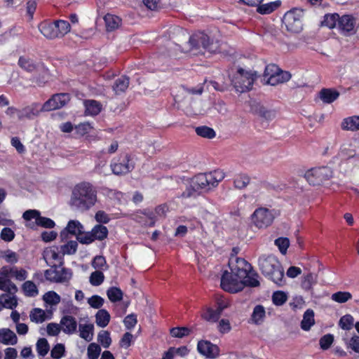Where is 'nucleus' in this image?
Instances as JSON below:
<instances>
[{"instance_id":"obj_39","label":"nucleus","mask_w":359,"mask_h":359,"mask_svg":"<svg viewBox=\"0 0 359 359\" xmlns=\"http://www.w3.org/2000/svg\"><path fill=\"white\" fill-rule=\"evenodd\" d=\"M195 131L198 135L205 138L212 139L215 137V130L205 126L196 128Z\"/></svg>"},{"instance_id":"obj_51","label":"nucleus","mask_w":359,"mask_h":359,"mask_svg":"<svg viewBox=\"0 0 359 359\" xmlns=\"http://www.w3.org/2000/svg\"><path fill=\"white\" fill-rule=\"evenodd\" d=\"M97 340L104 348H108L111 343L109 332L106 330H102L98 334Z\"/></svg>"},{"instance_id":"obj_1","label":"nucleus","mask_w":359,"mask_h":359,"mask_svg":"<svg viewBox=\"0 0 359 359\" xmlns=\"http://www.w3.org/2000/svg\"><path fill=\"white\" fill-rule=\"evenodd\" d=\"M97 201V190L89 182H81L73 189L70 205L73 208L86 211L95 205Z\"/></svg>"},{"instance_id":"obj_48","label":"nucleus","mask_w":359,"mask_h":359,"mask_svg":"<svg viewBox=\"0 0 359 359\" xmlns=\"http://www.w3.org/2000/svg\"><path fill=\"white\" fill-rule=\"evenodd\" d=\"M278 6L279 3L277 1L259 5L257 11L261 14H268L273 11Z\"/></svg>"},{"instance_id":"obj_23","label":"nucleus","mask_w":359,"mask_h":359,"mask_svg":"<svg viewBox=\"0 0 359 359\" xmlns=\"http://www.w3.org/2000/svg\"><path fill=\"white\" fill-rule=\"evenodd\" d=\"M338 25L342 32L345 33L350 32L353 30L355 27L354 19L350 15H343L341 18H339Z\"/></svg>"},{"instance_id":"obj_17","label":"nucleus","mask_w":359,"mask_h":359,"mask_svg":"<svg viewBox=\"0 0 359 359\" xmlns=\"http://www.w3.org/2000/svg\"><path fill=\"white\" fill-rule=\"evenodd\" d=\"M197 348L200 353L208 358H215L219 355V347L208 341H200Z\"/></svg>"},{"instance_id":"obj_16","label":"nucleus","mask_w":359,"mask_h":359,"mask_svg":"<svg viewBox=\"0 0 359 359\" xmlns=\"http://www.w3.org/2000/svg\"><path fill=\"white\" fill-rule=\"evenodd\" d=\"M18 65L21 69L28 72L43 71V72L46 73V70L41 63L36 62L27 56L20 57Z\"/></svg>"},{"instance_id":"obj_29","label":"nucleus","mask_w":359,"mask_h":359,"mask_svg":"<svg viewBox=\"0 0 359 359\" xmlns=\"http://www.w3.org/2000/svg\"><path fill=\"white\" fill-rule=\"evenodd\" d=\"M129 86V79L126 76L118 78L112 86V88L116 95L124 93Z\"/></svg>"},{"instance_id":"obj_25","label":"nucleus","mask_w":359,"mask_h":359,"mask_svg":"<svg viewBox=\"0 0 359 359\" xmlns=\"http://www.w3.org/2000/svg\"><path fill=\"white\" fill-rule=\"evenodd\" d=\"M79 336L86 341H90L93 338L94 325L93 324H80L79 326Z\"/></svg>"},{"instance_id":"obj_44","label":"nucleus","mask_w":359,"mask_h":359,"mask_svg":"<svg viewBox=\"0 0 359 359\" xmlns=\"http://www.w3.org/2000/svg\"><path fill=\"white\" fill-rule=\"evenodd\" d=\"M316 282V275L309 273L304 276L302 281V287L305 290H309Z\"/></svg>"},{"instance_id":"obj_38","label":"nucleus","mask_w":359,"mask_h":359,"mask_svg":"<svg viewBox=\"0 0 359 359\" xmlns=\"http://www.w3.org/2000/svg\"><path fill=\"white\" fill-rule=\"evenodd\" d=\"M30 320L36 323H41L46 320L45 311L41 309H34L29 314Z\"/></svg>"},{"instance_id":"obj_20","label":"nucleus","mask_w":359,"mask_h":359,"mask_svg":"<svg viewBox=\"0 0 359 359\" xmlns=\"http://www.w3.org/2000/svg\"><path fill=\"white\" fill-rule=\"evenodd\" d=\"M60 326L62 330L67 334H72L76 332L77 328V322L74 317L69 315L64 316L60 320Z\"/></svg>"},{"instance_id":"obj_22","label":"nucleus","mask_w":359,"mask_h":359,"mask_svg":"<svg viewBox=\"0 0 359 359\" xmlns=\"http://www.w3.org/2000/svg\"><path fill=\"white\" fill-rule=\"evenodd\" d=\"M318 96L324 103L330 104L338 98L339 93L331 88H323L319 92Z\"/></svg>"},{"instance_id":"obj_9","label":"nucleus","mask_w":359,"mask_h":359,"mask_svg":"<svg viewBox=\"0 0 359 359\" xmlns=\"http://www.w3.org/2000/svg\"><path fill=\"white\" fill-rule=\"evenodd\" d=\"M304 11L293 8L287 11L283 16V23L287 31L292 33H298L303 27Z\"/></svg>"},{"instance_id":"obj_59","label":"nucleus","mask_w":359,"mask_h":359,"mask_svg":"<svg viewBox=\"0 0 359 359\" xmlns=\"http://www.w3.org/2000/svg\"><path fill=\"white\" fill-rule=\"evenodd\" d=\"M190 330L187 327H174L170 330V334L173 337L182 338L189 335Z\"/></svg>"},{"instance_id":"obj_32","label":"nucleus","mask_w":359,"mask_h":359,"mask_svg":"<svg viewBox=\"0 0 359 359\" xmlns=\"http://www.w3.org/2000/svg\"><path fill=\"white\" fill-rule=\"evenodd\" d=\"M110 315L105 309L99 310L95 315L96 324L100 327H105L109 323Z\"/></svg>"},{"instance_id":"obj_3","label":"nucleus","mask_w":359,"mask_h":359,"mask_svg":"<svg viewBox=\"0 0 359 359\" xmlns=\"http://www.w3.org/2000/svg\"><path fill=\"white\" fill-rule=\"evenodd\" d=\"M259 266L262 273L276 284L283 283L284 271L278 259L273 255H263L259 259Z\"/></svg>"},{"instance_id":"obj_55","label":"nucleus","mask_w":359,"mask_h":359,"mask_svg":"<svg viewBox=\"0 0 359 359\" xmlns=\"http://www.w3.org/2000/svg\"><path fill=\"white\" fill-rule=\"evenodd\" d=\"M87 351L88 359H97L100 354L101 348L97 344L91 343L88 346Z\"/></svg>"},{"instance_id":"obj_2","label":"nucleus","mask_w":359,"mask_h":359,"mask_svg":"<svg viewBox=\"0 0 359 359\" xmlns=\"http://www.w3.org/2000/svg\"><path fill=\"white\" fill-rule=\"evenodd\" d=\"M220 43L218 40H214L204 33L192 35L187 43L182 47V51L189 52L193 55L212 54L219 52Z\"/></svg>"},{"instance_id":"obj_15","label":"nucleus","mask_w":359,"mask_h":359,"mask_svg":"<svg viewBox=\"0 0 359 359\" xmlns=\"http://www.w3.org/2000/svg\"><path fill=\"white\" fill-rule=\"evenodd\" d=\"M339 154L344 163L359 166V151L353 149L351 145L344 144Z\"/></svg>"},{"instance_id":"obj_52","label":"nucleus","mask_w":359,"mask_h":359,"mask_svg":"<svg viewBox=\"0 0 359 359\" xmlns=\"http://www.w3.org/2000/svg\"><path fill=\"white\" fill-rule=\"evenodd\" d=\"M146 217H148L150 220L149 225V226H154L156 222V218L152 212L149 213H141L140 215H136L134 216V219L137 221L139 223H142L144 224V219Z\"/></svg>"},{"instance_id":"obj_40","label":"nucleus","mask_w":359,"mask_h":359,"mask_svg":"<svg viewBox=\"0 0 359 359\" xmlns=\"http://www.w3.org/2000/svg\"><path fill=\"white\" fill-rule=\"evenodd\" d=\"M280 69L278 67L274 64H271L267 65L265 67L264 73V81L266 83V81H270L272 77H275V76L280 72Z\"/></svg>"},{"instance_id":"obj_12","label":"nucleus","mask_w":359,"mask_h":359,"mask_svg":"<svg viewBox=\"0 0 359 359\" xmlns=\"http://www.w3.org/2000/svg\"><path fill=\"white\" fill-rule=\"evenodd\" d=\"M274 219L273 213L267 208H259L251 215V224L257 229H266Z\"/></svg>"},{"instance_id":"obj_49","label":"nucleus","mask_w":359,"mask_h":359,"mask_svg":"<svg viewBox=\"0 0 359 359\" xmlns=\"http://www.w3.org/2000/svg\"><path fill=\"white\" fill-rule=\"evenodd\" d=\"M352 298L348 292H337L332 294V299L338 303H345Z\"/></svg>"},{"instance_id":"obj_6","label":"nucleus","mask_w":359,"mask_h":359,"mask_svg":"<svg viewBox=\"0 0 359 359\" xmlns=\"http://www.w3.org/2000/svg\"><path fill=\"white\" fill-rule=\"evenodd\" d=\"M70 24L62 20H55L53 23L41 22L39 25V32L48 39L62 38L70 32Z\"/></svg>"},{"instance_id":"obj_34","label":"nucleus","mask_w":359,"mask_h":359,"mask_svg":"<svg viewBox=\"0 0 359 359\" xmlns=\"http://www.w3.org/2000/svg\"><path fill=\"white\" fill-rule=\"evenodd\" d=\"M94 240L102 241L107 237L108 229L102 224L95 225L91 230Z\"/></svg>"},{"instance_id":"obj_56","label":"nucleus","mask_w":359,"mask_h":359,"mask_svg":"<svg viewBox=\"0 0 359 359\" xmlns=\"http://www.w3.org/2000/svg\"><path fill=\"white\" fill-rule=\"evenodd\" d=\"M287 294L282 291L275 292L272 295L273 302L277 306L283 305L287 301Z\"/></svg>"},{"instance_id":"obj_46","label":"nucleus","mask_w":359,"mask_h":359,"mask_svg":"<svg viewBox=\"0 0 359 359\" xmlns=\"http://www.w3.org/2000/svg\"><path fill=\"white\" fill-rule=\"evenodd\" d=\"M339 16L337 14H327L324 17L323 21L321 24L323 26L327 27L332 29L335 27L337 22H339Z\"/></svg>"},{"instance_id":"obj_21","label":"nucleus","mask_w":359,"mask_h":359,"mask_svg":"<svg viewBox=\"0 0 359 359\" xmlns=\"http://www.w3.org/2000/svg\"><path fill=\"white\" fill-rule=\"evenodd\" d=\"M43 258L49 266H55L57 262H61L62 257L59 255L57 248H46L43 254Z\"/></svg>"},{"instance_id":"obj_57","label":"nucleus","mask_w":359,"mask_h":359,"mask_svg":"<svg viewBox=\"0 0 359 359\" xmlns=\"http://www.w3.org/2000/svg\"><path fill=\"white\" fill-rule=\"evenodd\" d=\"M92 266L94 269L100 271L107 268L105 258L102 256H96L92 262Z\"/></svg>"},{"instance_id":"obj_24","label":"nucleus","mask_w":359,"mask_h":359,"mask_svg":"<svg viewBox=\"0 0 359 359\" xmlns=\"http://www.w3.org/2000/svg\"><path fill=\"white\" fill-rule=\"evenodd\" d=\"M104 22L107 30L111 32L118 28L121 25V19L116 15L111 14H107L104 18Z\"/></svg>"},{"instance_id":"obj_41","label":"nucleus","mask_w":359,"mask_h":359,"mask_svg":"<svg viewBox=\"0 0 359 359\" xmlns=\"http://www.w3.org/2000/svg\"><path fill=\"white\" fill-rule=\"evenodd\" d=\"M36 346L39 355L42 357L45 356L50 349L48 342L45 338L39 339L36 342Z\"/></svg>"},{"instance_id":"obj_27","label":"nucleus","mask_w":359,"mask_h":359,"mask_svg":"<svg viewBox=\"0 0 359 359\" xmlns=\"http://www.w3.org/2000/svg\"><path fill=\"white\" fill-rule=\"evenodd\" d=\"M291 78V74L288 72L280 70L275 77H272L270 81H266V84L271 86H276L280 83H285L289 81Z\"/></svg>"},{"instance_id":"obj_62","label":"nucleus","mask_w":359,"mask_h":359,"mask_svg":"<svg viewBox=\"0 0 359 359\" xmlns=\"http://www.w3.org/2000/svg\"><path fill=\"white\" fill-rule=\"evenodd\" d=\"M36 224L44 228L51 229L55 226V222L50 218L39 217L36 219Z\"/></svg>"},{"instance_id":"obj_64","label":"nucleus","mask_w":359,"mask_h":359,"mask_svg":"<svg viewBox=\"0 0 359 359\" xmlns=\"http://www.w3.org/2000/svg\"><path fill=\"white\" fill-rule=\"evenodd\" d=\"M347 346L355 353H359V336L354 335L347 342Z\"/></svg>"},{"instance_id":"obj_11","label":"nucleus","mask_w":359,"mask_h":359,"mask_svg":"<svg viewBox=\"0 0 359 359\" xmlns=\"http://www.w3.org/2000/svg\"><path fill=\"white\" fill-rule=\"evenodd\" d=\"M332 176V170L329 167L312 168L306 172L305 179L312 185H320L330 180Z\"/></svg>"},{"instance_id":"obj_63","label":"nucleus","mask_w":359,"mask_h":359,"mask_svg":"<svg viewBox=\"0 0 359 359\" xmlns=\"http://www.w3.org/2000/svg\"><path fill=\"white\" fill-rule=\"evenodd\" d=\"M290 305L292 309L296 311L304 308L305 302L302 297H296L292 299V301L290 303Z\"/></svg>"},{"instance_id":"obj_14","label":"nucleus","mask_w":359,"mask_h":359,"mask_svg":"<svg viewBox=\"0 0 359 359\" xmlns=\"http://www.w3.org/2000/svg\"><path fill=\"white\" fill-rule=\"evenodd\" d=\"M112 172L115 175H125L131 172L135 168V163L128 154L119 158L117 163L111 165Z\"/></svg>"},{"instance_id":"obj_31","label":"nucleus","mask_w":359,"mask_h":359,"mask_svg":"<svg viewBox=\"0 0 359 359\" xmlns=\"http://www.w3.org/2000/svg\"><path fill=\"white\" fill-rule=\"evenodd\" d=\"M314 312L312 309H307L301 322V327L305 331L310 330L311 327L314 324Z\"/></svg>"},{"instance_id":"obj_36","label":"nucleus","mask_w":359,"mask_h":359,"mask_svg":"<svg viewBox=\"0 0 359 359\" xmlns=\"http://www.w3.org/2000/svg\"><path fill=\"white\" fill-rule=\"evenodd\" d=\"M22 290L27 297H36L39 294L36 285L30 280H27L23 283Z\"/></svg>"},{"instance_id":"obj_30","label":"nucleus","mask_w":359,"mask_h":359,"mask_svg":"<svg viewBox=\"0 0 359 359\" xmlns=\"http://www.w3.org/2000/svg\"><path fill=\"white\" fill-rule=\"evenodd\" d=\"M18 342V337L12 330L1 329V343L6 345H15Z\"/></svg>"},{"instance_id":"obj_37","label":"nucleus","mask_w":359,"mask_h":359,"mask_svg":"<svg viewBox=\"0 0 359 359\" xmlns=\"http://www.w3.org/2000/svg\"><path fill=\"white\" fill-rule=\"evenodd\" d=\"M265 317V309L261 305H257L255 307L251 319L252 320L256 323L259 324L262 323Z\"/></svg>"},{"instance_id":"obj_58","label":"nucleus","mask_w":359,"mask_h":359,"mask_svg":"<svg viewBox=\"0 0 359 359\" xmlns=\"http://www.w3.org/2000/svg\"><path fill=\"white\" fill-rule=\"evenodd\" d=\"M15 236L14 229L11 227H4L1 229V240L6 242L12 241Z\"/></svg>"},{"instance_id":"obj_61","label":"nucleus","mask_w":359,"mask_h":359,"mask_svg":"<svg viewBox=\"0 0 359 359\" xmlns=\"http://www.w3.org/2000/svg\"><path fill=\"white\" fill-rule=\"evenodd\" d=\"M76 238L81 243L83 244H90L95 241L92 231L85 232V231L83 230V233H81V234H79V236Z\"/></svg>"},{"instance_id":"obj_10","label":"nucleus","mask_w":359,"mask_h":359,"mask_svg":"<svg viewBox=\"0 0 359 359\" xmlns=\"http://www.w3.org/2000/svg\"><path fill=\"white\" fill-rule=\"evenodd\" d=\"M1 291L6 292L1 294V307L13 309L18 305L15 293L18 291L16 285L9 279L3 280L1 277Z\"/></svg>"},{"instance_id":"obj_18","label":"nucleus","mask_w":359,"mask_h":359,"mask_svg":"<svg viewBox=\"0 0 359 359\" xmlns=\"http://www.w3.org/2000/svg\"><path fill=\"white\" fill-rule=\"evenodd\" d=\"M83 226L81 224V222L78 220H70L66 228L61 231L60 237L62 239L67 238L68 233L75 236L76 238L81 234V233H83Z\"/></svg>"},{"instance_id":"obj_45","label":"nucleus","mask_w":359,"mask_h":359,"mask_svg":"<svg viewBox=\"0 0 359 359\" xmlns=\"http://www.w3.org/2000/svg\"><path fill=\"white\" fill-rule=\"evenodd\" d=\"M1 258L10 264H15L18 262L19 255L11 250H6L1 252Z\"/></svg>"},{"instance_id":"obj_54","label":"nucleus","mask_w":359,"mask_h":359,"mask_svg":"<svg viewBox=\"0 0 359 359\" xmlns=\"http://www.w3.org/2000/svg\"><path fill=\"white\" fill-rule=\"evenodd\" d=\"M65 353V347L62 344H57L51 350L50 355L54 359H60L64 356Z\"/></svg>"},{"instance_id":"obj_53","label":"nucleus","mask_w":359,"mask_h":359,"mask_svg":"<svg viewBox=\"0 0 359 359\" xmlns=\"http://www.w3.org/2000/svg\"><path fill=\"white\" fill-rule=\"evenodd\" d=\"M275 245L278 248L283 255H285L290 245V241L287 238L280 237L275 240Z\"/></svg>"},{"instance_id":"obj_35","label":"nucleus","mask_w":359,"mask_h":359,"mask_svg":"<svg viewBox=\"0 0 359 359\" xmlns=\"http://www.w3.org/2000/svg\"><path fill=\"white\" fill-rule=\"evenodd\" d=\"M78 247V243L75 241H70L66 244L60 246V252L62 256L65 255H74L76 253Z\"/></svg>"},{"instance_id":"obj_8","label":"nucleus","mask_w":359,"mask_h":359,"mask_svg":"<svg viewBox=\"0 0 359 359\" xmlns=\"http://www.w3.org/2000/svg\"><path fill=\"white\" fill-rule=\"evenodd\" d=\"M231 272L238 279L258 278V274L252 270L251 265L243 258H231L229 262Z\"/></svg>"},{"instance_id":"obj_47","label":"nucleus","mask_w":359,"mask_h":359,"mask_svg":"<svg viewBox=\"0 0 359 359\" xmlns=\"http://www.w3.org/2000/svg\"><path fill=\"white\" fill-rule=\"evenodd\" d=\"M43 301L50 305H57L60 302V297L53 291L46 292L43 297Z\"/></svg>"},{"instance_id":"obj_13","label":"nucleus","mask_w":359,"mask_h":359,"mask_svg":"<svg viewBox=\"0 0 359 359\" xmlns=\"http://www.w3.org/2000/svg\"><path fill=\"white\" fill-rule=\"evenodd\" d=\"M69 101V95L66 93L53 95L41 107V110L49 111L64 107Z\"/></svg>"},{"instance_id":"obj_4","label":"nucleus","mask_w":359,"mask_h":359,"mask_svg":"<svg viewBox=\"0 0 359 359\" xmlns=\"http://www.w3.org/2000/svg\"><path fill=\"white\" fill-rule=\"evenodd\" d=\"M224 177L225 174L221 170H215L208 173H199L191 180V186L199 192L208 191L211 188L216 187Z\"/></svg>"},{"instance_id":"obj_42","label":"nucleus","mask_w":359,"mask_h":359,"mask_svg":"<svg viewBox=\"0 0 359 359\" xmlns=\"http://www.w3.org/2000/svg\"><path fill=\"white\" fill-rule=\"evenodd\" d=\"M201 316L204 320L211 323H215L219 318L218 313L210 307L205 308L203 311Z\"/></svg>"},{"instance_id":"obj_50","label":"nucleus","mask_w":359,"mask_h":359,"mask_svg":"<svg viewBox=\"0 0 359 359\" xmlns=\"http://www.w3.org/2000/svg\"><path fill=\"white\" fill-rule=\"evenodd\" d=\"M104 279V276L103 273L100 270H97L91 273L90 276V283L94 286H98L103 283Z\"/></svg>"},{"instance_id":"obj_19","label":"nucleus","mask_w":359,"mask_h":359,"mask_svg":"<svg viewBox=\"0 0 359 359\" xmlns=\"http://www.w3.org/2000/svg\"><path fill=\"white\" fill-rule=\"evenodd\" d=\"M1 277L3 280H6L7 277H14L16 280L22 281L27 278V272L22 269L18 270L16 267L6 266L1 267Z\"/></svg>"},{"instance_id":"obj_60","label":"nucleus","mask_w":359,"mask_h":359,"mask_svg":"<svg viewBox=\"0 0 359 359\" xmlns=\"http://www.w3.org/2000/svg\"><path fill=\"white\" fill-rule=\"evenodd\" d=\"M353 325V318L351 315H346L341 318L339 325L344 330H350Z\"/></svg>"},{"instance_id":"obj_33","label":"nucleus","mask_w":359,"mask_h":359,"mask_svg":"<svg viewBox=\"0 0 359 359\" xmlns=\"http://www.w3.org/2000/svg\"><path fill=\"white\" fill-rule=\"evenodd\" d=\"M250 177L243 173H239L235 175L233 184L236 189H242L245 188L250 183Z\"/></svg>"},{"instance_id":"obj_43","label":"nucleus","mask_w":359,"mask_h":359,"mask_svg":"<svg viewBox=\"0 0 359 359\" xmlns=\"http://www.w3.org/2000/svg\"><path fill=\"white\" fill-rule=\"evenodd\" d=\"M107 294L112 302L121 301L123 298V292L118 287H112L108 289Z\"/></svg>"},{"instance_id":"obj_28","label":"nucleus","mask_w":359,"mask_h":359,"mask_svg":"<svg viewBox=\"0 0 359 359\" xmlns=\"http://www.w3.org/2000/svg\"><path fill=\"white\" fill-rule=\"evenodd\" d=\"M341 128L346 130H359V116H354L346 118L341 123Z\"/></svg>"},{"instance_id":"obj_7","label":"nucleus","mask_w":359,"mask_h":359,"mask_svg":"<svg viewBox=\"0 0 359 359\" xmlns=\"http://www.w3.org/2000/svg\"><path fill=\"white\" fill-rule=\"evenodd\" d=\"M257 77V72L239 68L233 76L232 83L237 92L244 93L252 88Z\"/></svg>"},{"instance_id":"obj_26","label":"nucleus","mask_w":359,"mask_h":359,"mask_svg":"<svg viewBox=\"0 0 359 359\" xmlns=\"http://www.w3.org/2000/svg\"><path fill=\"white\" fill-rule=\"evenodd\" d=\"M85 114L86 115L95 116L101 111V104L95 100H89L84 102Z\"/></svg>"},{"instance_id":"obj_5","label":"nucleus","mask_w":359,"mask_h":359,"mask_svg":"<svg viewBox=\"0 0 359 359\" xmlns=\"http://www.w3.org/2000/svg\"><path fill=\"white\" fill-rule=\"evenodd\" d=\"M250 279H238L231 272L225 271L221 278L222 288L229 292L236 293L241 291L245 286L257 287L259 281L257 278L250 277Z\"/></svg>"}]
</instances>
